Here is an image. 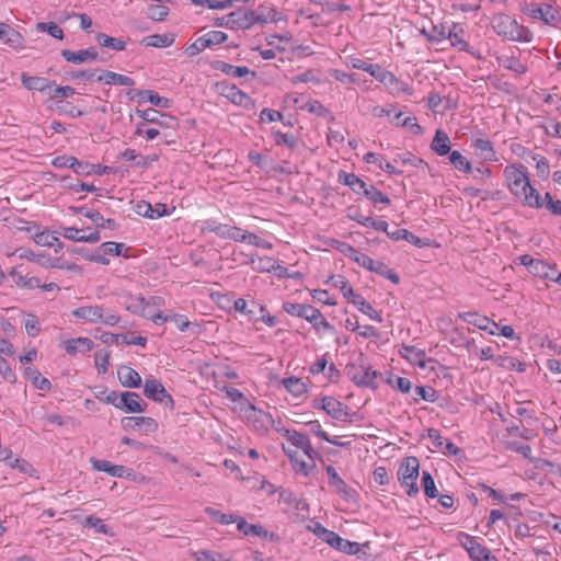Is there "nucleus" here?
<instances>
[{
	"mask_svg": "<svg viewBox=\"0 0 561 561\" xmlns=\"http://www.w3.org/2000/svg\"><path fill=\"white\" fill-rule=\"evenodd\" d=\"M72 316L87 323H101L114 327L119 321V316L102 305H84L76 308Z\"/></svg>",
	"mask_w": 561,
	"mask_h": 561,
	"instance_id": "2",
	"label": "nucleus"
},
{
	"mask_svg": "<svg viewBox=\"0 0 561 561\" xmlns=\"http://www.w3.org/2000/svg\"><path fill=\"white\" fill-rule=\"evenodd\" d=\"M21 81L23 85L28 90H36L43 93H50L53 82L42 77H31L26 73H22Z\"/></svg>",
	"mask_w": 561,
	"mask_h": 561,
	"instance_id": "22",
	"label": "nucleus"
},
{
	"mask_svg": "<svg viewBox=\"0 0 561 561\" xmlns=\"http://www.w3.org/2000/svg\"><path fill=\"white\" fill-rule=\"evenodd\" d=\"M468 553L473 561H496L490 550L479 542L476 546H470Z\"/></svg>",
	"mask_w": 561,
	"mask_h": 561,
	"instance_id": "43",
	"label": "nucleus"
},
{
	"mask_svg": "<svg viewBox=\"0 0 561 561\" xmlns=\"http://www.w3.org/2000/svg\"><path fill=\"white\" fill-rule=\"evenodd\" d=\"M363 195L374 204H390V198L374 185H367L366 188L363 191Z\"/></svg>",
	"mask_w": 561,
	"mask_h": 561,
	"instance_id": "47",
	"label": "nucleus"
},
{
	"mask_svg": "<svg viewBox=\"0 0 561 561\" xmlns=\"http://www.w3.org/2000/svg\"><path fill=\"white\" fill-rule=\"evenodd\" d=\"M325 470L329 476V484L333 486L339 494L346 497L348 495L347 485L337 474L335 468L333 466H328Z\"/></svg>",
	"mask_w": 561,
	"mask_h": 561,
	"instance_id": "36",
	"label": "nucleus"
},
{
	"mask_svg": "<svg viewBox=\"0 0 561 561\" xmlns=\"http://www.w3.org/2000/svg\"><path fill=\"white\" fill-rule=\"evenodd\" d=\"M491 26L497 35L508 41L529 42L531 39L528 28L519 25L516 20L504 13L495 14L491 20Z\"/></svg>",
	"mask_w": 561,
	"mask_h": 561,
	"instance_id": "1",
	"label": "nucleus"
},
{
	"mask_svg": "<svg viewBox=\"0 0 561 561\" xmlns=\"http://www.w3.org/2000/svg\"><path fill=\"white\" fill-rule=\"evenodd\" d=\"M224 95L229 99L233 104L241 105L245 100V93H243L236 85H227L224 89Z\"/></svg>",
	"mask_w": 561,
	"mask_h": 561,
	"instance_id": "54",
	"label": "nucleus"
},
{
	"mask_svg": "<svg viewBox=\"0 0 561 561\" xmlns=\"http://www.w3.org/2000/svg\"><path fill=\"white\" fill-rule=\"evenodd\" d=\"M61 56L71 64H83L87 61H94L98 58V51L93 48L80 49L78 51H72L69 49L61 50Z\"/></svg>",
	"mask_w": 561,
	"mask_h": 561,
	"instance_id": "17",
	"label": "nucleus"
},
{
	"mask_svg": "<svg viewBox=\"0 0 561 561\" xmlns=\"http://www.w3.org/2000/svg\"><path fill=\"white\" fill-rule=\"evenodd\" d=\"M122 426L126 431H139L146 435L158 430V423L149 416H126L122 419Z\"/></svg>",
	"mask_w": 561,
	"mask_h": 561,
	"instance_id": "9",
	"label": "nucleus"
},
{
	"mask_svg": "<svg viewBox=\"0 0 561 561\" xmlns=\"http://www.w3.org/2000/svg\"><path fill=\"white\" fill-rule=\"evenodd\" d=\"M346 374L357 386L374 389L377 388L376 379L381 377L380 373L373 370L371 367L366 366L364 363L348 364L346 366Z\"/></svg>",
	"mask_w": 561,
	"mask_h": 561,
	"instance_id": "5",
	"label": "nucleus"
},
{
	"mask_svg": "<svg viewBox=\"0 0 561 561\" xmlns=\"http://www.w3.org/2000/svg\"><path fill=\"white\" fill-rule=\"evenodd\" d=\"M93 468L98 471H103L112 477L123 478L127 474L128 469L121 465H113L107 460H94Z\"/></svg>",
	"mask_w": 561,
	"mask_h": 561,
	"instance_id": "29",
	"label": "nucleus"
},
{
	"mask_svg": "<svg viewBox=\"0 0 561 561\" xmlns=\"http://www.w3.org/2000/svg\"><path fill=\"white\" fill-rule=\"evenodd\" d=\"M339 182L350 186L351 190L356 194H363V191L367 186V184L363 180H360L356 174L347 173L344 171H341L339 173Z\"/></svg>",
	"mask_w": 561,
	"mask_h": 561,
	"instance_id": "32",
	"label": "nucleus"
},
{
	"mask_svg": "<svg viewBox=\"0 0 561 561\" xmlns=\"http://www.w3.org/2000/svg\"><path fill=\"white\" fill-rule=\"evenodd\" d=\"M144 393L148 399H151L156 402L165 405L173 403L172 397L167 392L163 385L154 377L146 378L144 385Z\"/></svg>",
	"mask_w": 561,
	"mask_h": 561,
	"instance_id": "8",
	"label": "nucleus"
},
{
	"mask_svg": "<svg viewBox=\"0 0 561 561\" xmlns=\"http://www.w3.org/2000/svg\"><path fill=\"white\" fill-rule=\"evenodd\" d=\"M37 30L41 31V32H46L48 33L50 36L55 37V38H58V39H62L64 38V31L60 26H58L56 23L54 22H41L37 24Z\"/></svg>",
	"mask_w": 561,
	"mask_h": 561,
	"instance_id": "55",
	"label": "nucleus"
},
{
	"mask_svg": "<svg viewBox=\"0 0 561 561\" xmlns=\"http://www.w3.org/2000/svg\"><path fill=\"white\" fill-rule=\"evenodd\" d=\"M431 149L438 156H445L450 151L449 136L442 129H437L431 144Z\"/></svg>",
	"mask_w": 561,
	"mask_h": 561,
	"instance_id": "27",
	"label": "nucleus"
},
{
	"mask_svg": "<svg viewBox=\"0 0 561 561\" xmlns=\"http://www.w3.org/2000/svg\"><path fill=\"white\" fill-rule=\"evenodd\" d=\"M249 536L275 543L280 541V537L276 533L268 530L261 524H248V537Z\"/></svg>",
	"mask_w": 561,
	"mask_h": 561,
	"instance_id": "24",
	"label": "nucleus"
},
{
	"mask_svg": "<svg viewBox=\"0 0 561 561\" xmlns=\"http://www.w3.org/2000/svg\"><path fill=\"white\" fill-rule=\"evenodd\" d=\"M169 11L164 3L151 4L147 9V16L153 21H163L168 16Z\"/></svg>",
	"mask_w": 561,
	"mask_h": 561,
	"instance_id": "50",
	"label": "nucleus"
},
{
	"mask_svg": "<svg viewBox=\"0 0 561 561\" xmlns=\"http://www.w3.org/2000/svg\"><path fill=\"white\" fill-rule=\"evenodd\" d=\"M316 408L323 409L331 417L342 422H353L347 407L332 397H324L321 400V405Z\"/></svg>",
	"mask_w": 561,
	"mask_h": 561,
	"instance_id": "11",
	"label": "nucleus"
},
{
	"mask_svg": "<svg viewBox=\"0 0 561 561\" xmlns=\"http://www.w3.org/2000/svg\"><path fill=\"white\" fill-rule=\"evenodd\" d=\"M227 39V34L221 31H209L196 38L188 47L191 55L202 53L207 48H213Z\"/></svg>",
	"mask_w": 561,
	"mask_h": 561,
	"instance_id": "6",
	"label": "nucleus"
},
{
	"mask_svg": "<svg viewBox=\"0 0 561 561\" xmlns=\"http://www.w3.org/2000/svg\"><path fill=\"white\" fill-rule=\"evenodd\" d=\"M248 422L252 423V426L256 432L263 434L267 432L270 426L273 424V419L268 413L256 409L248 402Z\"/></svg>",
	"mask_w": 561,
	"mask_h": 561,
	"instance_id": "14",
	"label": "nucleus"
},
{
	"mask_svg": "<svg viewBox=\"0 0 561 561\" xmlns=\"http://www.w3.org/2000/svg\"><path fill=\"white\" fill-rule=\"evenodd\" d=\"M387 236L394 241L405 240V241L414 244L417 248H423V247L428 245V243L426 241L416 237L415 234H413L411 231H409L407 229H397L396 231H392V232L387 230Z\"/></svg>",
	"mask_w": 561,
	"mask_h": 561,
	"instance_id": "31",
	"label": "nucleus"
},
{
	"mask_svg": "<svg viewBox=\"0 0 561 561\" xmlns=\"http://www.w3.org/2000/svg\"><path fill=\"white\" fill-rule=\"evenodd\" d=\"M118 380L123 387L139 388L141 385L140 375L128 366H122L117 370Z\"/></svg>",
	"mask_w": 561,
	"mask_h": 561,
	"instance_id": "21",
	"label": "nucleus"
},
{
	"mask_svg": "<svg viewBox=\"0 0 561 561\" xmlns=\"http://www.w3.org/2000/svg\"><path fill=\"white\" fill-rule=\"evenodd\" d=\"M325 542L336 550L347 554H356L359 551V543L343 539L334 531H331L330 537H328Z\"/></svg>",
	"mask_w": 561,
	"mask_h": 561,
	"instance_id": "18",
	"label": "nucleus"
},
{
	"mask_svg": "<svg viewBox=\"0 0 561 561\" xmlns=\"http://www.w3.org/2000/svg\"><path fill=\"white\" fill-rule=\"evenodd\" d=\"M311 305L297 304V302H284L283 309L290 316L307 319L309 312H311Z\"/></svg>",
	"mask_w": 561,
	"mask_h": 561,
	"instance_id": "41",
	"label": "nucleus"
},
{
	"mask_svg": "<svg viewBox=\"0 0 561 561\" xmlns=\"http://www.w3.org/2000/svg\"><path fill=\"white\" fill-rule=\"evenodd\" d=\"M449 161L459 171H462V172H470L471 171V163L458 150H454V151L450 152Z\"/></svg>",
	"mask_w": 561,
	"mask_h": 561,
	"instance_id": "48",
	"label": "nucleus"
},
{
	"mask_svg": "<svg viewBox=\"0 0 561 561\" xmlns=\"http://www.w3.org/2000/svg\"><path fill=\"white\" fill-rule=\"evenodd\" d=\"M285 436L291 443V445H293L291 448H294V449H300L301 447L310 448L309 438L301 433L287 430Z\"/></svg>",
	"mask_w": 561,
	"mask_h": 561,
	"instance_id": "49",
	"label": "nucleus"
},
{
	"mask_svg": "<svg viewBox=\"0 0 561 561\" xmlns=\"http://www.w3.org/2000/svg\"><path fill=\"white\" fill-rule=\"evenodd\" d=\"M30 379L32 380L35 388L42 391H48L51 387L50 381L47 378L41 376V374L36 370L30 371Z\"/></svg>",
	"mask_w": 561,
	"mask_h": 561,
	"instance_id": "57",
	"label": "nucleus"
},
{
	"mask_svg": "<svg viewBox=\"0 0 561 561\" xmlns=\"http://www.w3.org/2000/svg\"><path fill=\"white\" fill-rule=\"evenodd\" d=\"M58 232H51L49 230H43L33 236V240L37 245L54 248L55 252H59L62 249Z\"/></svg>",
	"mask_w": 561,
	"mask_h": 561,
	"instance_id": "20",
	"label": "nucleus"
},
{
	"mask_svg": "<svg viewBox=\"0 0 561 561\" xmlns=\"http://www.w3.org/2000/svg\"><path fill=\"white\" fill-rule=\"evenodd\" d=\"M306 320L310 322L317 330H319L320 327L324 329L331 328L330 323L323 318L321 311L313 306L311 307V312H309Z\"/></svg>",
	"mask_w": 561,
	"mask_h": 561,
	"instance_id": "52",
	"label": "nucleus"
},
{
	"mask_svg": "<svg viewBox=\"0 0 561 561\" xmlns=\"http://www.w3.org/2000/svg\"><path fill=\"white\" fill-rule=\"evenodd\" d=\"M135 211L139 216L149 218V219H158L163 216L170 215V211L167 208L165 204L157 203L156 205H151L146 201H139L135 205Z\"/></svg>",
	"mask_w": 561,
	"mask_h": 561,
	"instance_id": "15",
	"label": "nucleus"
},
{
	"mask_svg": "<svg viewBox=\"0 0 561 561\" xmlns=\"http://www.w3.org/2000/svg\"><path fill=\"white\" fill-rule=\"evenodd\" d=\"M353 220L357 221L358 224L365 226V227H371L375 230L383 231L387 233L388 230V222L385 220H376L373 217L369 216H363V215H356L351 217Z\"/></svg>",
	"mask_w": 561,
	"mask_h": 561,
	"instance_id": "42",
	"label": "nucleus"
},
{
	"mask_svg": "<svg viewBox=\"0 0 561 561\" xmlns=\"http://www.w3.org/2000/svg\"><path fill=\"white\" fill-rule=\"evenodd\" d=\"M414 400L422 399L427 402H435L437 400V392L432 387L416 386L414 388Z\"/></svg>",
	"mask_w": 561,
	"mask_h": 561,
	"instance_id": "51",
	"label": "nucleus"
},
{
	"mask_svg": "<svg viewBox=\"0 0 561 561\" xmlns=\"http://www.w3.org/2000/svg\"><path fill=\"white\" fill-rule=\"evenodd\" d=\"M505 448L507 450L518 453L527 459L530 458L531 447L529 445L520 444L518 442H507Z\"/></svg>",
	"mask_w": 561,
	"mask_h": 561,
	"instance_id": "63",
	"label": "nucleus"
},
{
	"mask_svg": "<svg viewBox=\"0 0 561 561\" xmlns=\"http://www.w3.org/2000/svg\"><path fill=\"white\" fill-rule=\"evenodd\" d=\"M248 256V264L256 272H275L277 267L276 261L270 256H260L256 253H250Z\"/></svg>",
	"mask_w": 561,
	"mask_h": 561,
	"instance_id": "23",
	"label": "nucleus"
},
{
	"mask_svg": "<svg viewBox=\"0 0 561 561\" xmlns=\"http://www.w3.org/2000/svg\"><path fill=\"white\" fill-rule=\"evenodd\" d=\"M123 244L107 241L101 244L99 251L105 255L118 256L121 255Z\"/></svg>",
	"mask_w": 561,
	"mask_h": 561,
	"instance_id": "59",
	"label": "nucleus"
},
{
	"mask_svg": "<svg viewBox=\"0 0 561 561\" xmlns=\"http://www.w3.org/2000/svg\"><path fill=\"white\" fill-rule=\"evenodd\" d=\"M248 322H252L254 329L261 330L263 324L273 327L275 318L266 311L263 305L251 301V305H248Z\"/></svg>",
	"mask_w": 561,
	"mask_h": 561,
	"instance_id": "10",
	"label": "nucleus"
},
{
	"mask_svg": "<svg viewBox=\"0 0 561 561\" xmlns=\"http://www.w3.org/2000/svg\"><path fill=\"white\" fill-rule=\"evenodd\" d=\"M79 213L89 218L98 228L105 227V218H103L99 211L85 209L82 207L79 209Z\"/></svg>",
	"mask_w": 561,
	"mask_h": 561,
	"instance_id": "60",
	"label": "nucleus"
},
{
	"mask_svg": "<svg viewBox=\"0 0 561 561\" xmlns=\"http://www.w3.org/2000/svg\"><path fill=\"white\" fill-rule=\"evenodd\" d=\"M525 195H522L524 203L529 207L540 208L543 206L539 192L530 183L526 187Z\"/></svg>",
	"mask_w": 561,
	"mask_h": 561,
	"instance_id": "45",
	"label": "nucleus"
},
{
	"mask_svg": "<svg viewBox=\"0 0 561 561\" xmlns=\"http://www.w3.org/2000/svg\"><path fill=\"white\" fill-rule=\"evenodd\" d=\"M422 485L424 489V493L428 497H436L438 496V492L434 482V479L432 474L427 471H423L422 473Z\"/></svg>",
	"mask_w": 561,
	"mask_h": 561,
	"instance_id": "53",
	"label": "nucleus"
},
{
	"mask_svg": "<svg viewBox=\"0 0 561 561\" xmlns=\"http://www.w3.org/2000/svg\"><path fill=\"white\" fill-rule=\"evenodd\" d=\"M473 147L480 151V156L486 161H495L496 153L493 149L491 141L482 138H477L473 141Z\"/></svg>",
	"mask_w": 561,
	"mask_h": 561,
	"instance_id": "39",
	"label": "nucleus"
},
{
	"mask_svg": "<svg viewBox=\"0 0 561 561\" xmlns=\"http://www.w3.org/2000/svg\"><path fill=\"white\" fill-rule=\"evenodd\" d=\"M504 175L511 193L522 198V195H525V190L529 184L526 168L523 164L507 165L504 170Z\"/></svg>",
	"mask_w": 561,
	"mask_h": 561,
	"instance_id": "4",
	"label": "nucleus"
},
{
	"mask_svg": "<svg viewBox=\"0 0 561 561\" xmlns=\"http://www.w3.org/2000/svg\"><path fill=\"white\" fill-rule=\"evenodd\" d=\"M332 282L335 287L341 289L344 297H346V298L352 297V299H353L354 296H356L353 288L348 285V282L344 276H342V275L333 276Z\"/></svg>",
	"mask_w": 561,
	"mask_h": 561,
	"instance_id": "56",
	"label": "nucleus"
},
{
	"mask_svg": "<svg viewBox=\"0 0 561 561\" xmlns=\"http://www.w3.org/2000/svg\"><path fill=\"white\" fill-rule=\"evenodd\" d=\"M352 304L357 307V309L364 314L368 316L370 319L382 322V318L377 310L373 308V306L360 295L354 296L352 299Z\"/></svg>",
	"mask_w": 561,
	"mask_h": 561,
	"instance_id": "34",
	"label": "nucleus"
},
{
	"mask_svg": "<svg viewBox=\"0 0 561 561\" xmlns=\"http://www.w3.org/2000/svg\"><path fill=\"white\" fill-rule=\"evenodd\" d=\"M353 67L368 72L371 77H374L376 80L383 83L385 85L392 87L393 83H398V79L394 77L392 72L383 69L381 66L377 64H369L358 59L353 64Z\"/></svg>",
	"mask_w": 561,
	"mask_h": 561,
	"instance_id": "7",
	"label": "nucleus"
},
{
	"mask_svg": "<svg viewBox=\"0 0 561 561\" xmlns=\"http://www.w3.org/2000/svg\"><path fill=\"white\" fill-rule=\"evenodd\" d=\"M283 385L285 386L288 392L296 397H300L307 391L306 385L301 381V379L297 377L285 378L283 380Z\"/></svg>",
	"mask_w": 561,
	"mask_h": 561,
	"instance_id": "46",
	"label": "nucleus"
},
{
	"mask_svg": "<svg viewBox=\"0 0 561 561\" xmlns=\"http://www.w3.org/2000/svg\"><path fill=\"white\" fill-rule=\"evenodd\" d=\"M93 347V342L89 337L70 339L65 342V350L68 354L87 353Z\"/></svg>",
	"mask_w": 561,
	"mask_h": 561,
	"instance_id": "30",
	"label": "nucleus"
},
{
	"mask_svg": "<svg viewBox=\"0 0 561 561\" xmlns=\"http://www.w3.org/2000/svg\"><path fill=\"white\" fill-rule=\"evenodd\" d=\"M83 232L84 230L75 227H61L58 234L71 241L82 242Z\"/></svg>",
	"mask_w": 561,
	"mask_h": 561,
	"instance_id": "58",
	"label": "nucleus"
},
{
	"mask_svg": "<svg viewBox=\"0 0 561 561\" xmlns=\"http://www.w3.org/2000/svg\"><path fill=\"white\" fill-rule=\"evenodd\" d=\"M119 404L116 409L123 410L126 413H142L146 411L147 403L136 392L126 391L119 397Z\"/></svg>",
	"mask_w": 561,
	"mask_h": 561,
	"instance_id": "13",
	"label": "nucleus"
},
{
	"mask_svg": "<svg viewBox=\"0 0 561 561\" xmlns=\"http://www.w3.org/2000/svg\"><path fill=\"white\" fill-rule=\"evenodd\" d=\"M96 81L102 82L107 85H121V87H133L135 81L133 78L116 73L113 71H103L99 77L95 78Z\"/></svg>",
	"mask_w": 561,
	"mask_h": 561,
	"instance_id": "19",
	"label": "nucleus"
},
{
	"mask_svg": "<svg viewBox=\"0 0 561 561\" xmlns=\"http://www.w3.org/2000/svg\"><path fill=\"white\" fill-rule=\"evenodd\" d=\"M172 39L165 34H154L142 38L141 44L147 47H168Z\"/></svg>",
	"mask_w": 561,
	"mask_h": 561,
	"instance_id": "44",
	"label": "nucleus"
},
{
	"mask_svg": "<svg viewBox=\"0 0 561 561\" xmlns=\"http://www.w3.org/2000/svg\"><path fill=\"white\" fill-rule=\"evenodd\" d=\"M420 462L416 457H407L398 469V480L405 489L409 496H415L419 493L416 480L419 478Z\"/></svg>",
	"mask_w": 561,
	"mask_h": 561,
	"instance_id": "3",
	"label": "nucleus"
},
{
	"mask_svg": "<svg viewBox=\"0 0 561 561\" xmlns=\"http://www.w3.org/2000/svg\"><path fill=\"white\" fill-rule=\"evenodd\" d=\"M277 12L271 7H260L257 10L248 11V28L255 24H266L278 21Z\"/></svg>",
	"mask_w": 561,
	"mask_h": 561,
	"instance_id": "16",
	"label": "nucleus"
},
{
	"mask_svg": "<svg viewBox=\"0 0 561 561\" xmlns=\"http://www.w3.org/2000/svg\"><path fill=\"white\" fill-rule=\"evenodd\" d=\"M400 354L405 357L410 363L420 366L421 368L426 367V354L423 350H417L415 346L403 345Z\"/></svg>",
	"mask_w": 561,
	"mask_h": 561,
	"instance_id": "28",
	"label": "nucleus"
},
{
	"mask_svg": "<svg viewBox=\"0 0 561 561\" xmlns=\"http://www.w3.org/2000/svg\"><path fill=\"white\" fill-rule=\"evenodd\" d=\"M396 126L408 127L413 135H420L423 128L417 124L414 115L403 118L402 122H396Z\"/></svg>",
	"mask_w": 561,
	"mask_h": 561,
	"instance_id": "61",
	"label": "nucleus"
},
{
	"mask_svg": "<svg viewBox=\"0 0 561 561\" xmlns=\"http://www.w3.org/2000/svg\"><path fill=\"white\" fill-rule=\"evenodd\" d=\"M360 266L367 268L370 272H375L380 276H383L390 279L392 283L398 284L400 280L399 275L393 272L387 264L380 261H375L367 254H363L359 256L358 263Z\"/></svg>",
	"mask_w": 561,
	"mask_h": 561,
	"instance_id": "12",
	"label": "nucleus"
},
{
	"mask_svg": "<svg viewBox=\"0 0 561 561\" xmlns=\"http://www.w3.org/2000/svg\"><path fill=\"white\" fill-rule=\"evenodd\" d=\"M205 513L215 522L222 525H229L234 522L238 524V529L243 530L245 527V520L243 518H237L231 514H225L213 507H206Z\"/></svg>",
	"mask_w": 561,
	"mask_h": 561,
	"instance_id": "25",
	"label": "nucleus"
},
{
	"mask_svg": "<svg viewBox=\"0 0 561 561\" xmlns=\"http://www.w3.org/2000/svg\"><path fill=\"white\" fill-rule=\"evenodd\" d=\"M83 526L93 528L98 534H103L111 537L115 535L108 525H106L101 518L94 515L88 516L83 522Z\"/></svg>",
	"mask_w": 561,
	"mask_h": 561,
	"instance_id": "37",
	"label": "nucleus"
},
{
	"mask_svg": "<svg viewBox=\"0 0 561 561\" xmlns=\"http://www.w3.org/2000/svg\"><path fill=\"white\" fill-rule=\"evenodd\" d=\"M126 309L135 314L146 317L150 302L142 296H130L125 301Z\"/></svg>",
	"mask_w": 561,
	"mask_h": 561,
	"instance_id": "33",
	"label": "nucleus"
},
{
	"mask_svg": "<svg viewBox=\"0 0 561 561\" xmlns=\"http://www.w3.org/2000/svg\"><path fill=\"white\" fill-rule=\"evenodd\" d=\"M283 449H284L285 454L288 456V458L290 459L295 470L297 472H301L305 476H307L309 472L310 466L304 459H301L299 449H294L291 447H285V446H283Z\"/></svg>",
	"mask_w": 561,
	"mask_h": 561,
	"instance_id": "35",
	"label": "nucleus"
},
{
	"mask_svg": "<svg viewBox=\"0 0 561 561\" xmlns=\"http://www.w3.org/2000/svg\"><path fill=\"white\" fill-rule=\"evenodd\" d=\"M221 26L230 27V28H244L245 27V12L244 11H234L225 16H222Z\"/></svg>",
	"mask_w": 561,
	"mask_h": 561,
	"instance_id": "38",
	"label": "nucleus"
},
{
	"mask_svg": "<svg viewBox=\"0 0 561 561\" xmlns=\"http://www.w3.org/2000/svg\"><path fill=\"white\" fill-rule=\"evenodd\" d=\"M96 42L103 47L117 51L124 50L126 48V43L123 39L108 36L104 33H99L96 35Z\"/></svg>",
	"mask_w": 561,
	"mask_h": 561,
	"instance_id": "40",
	"label": "nucleus"
},
{
	"mask_svg": "<svg viewBox=\"0 0 561 561\" xmlns=\"http://www.w3.org/2000/svg\"><path fill=\"white\" fill-rule=\"evenodd\" d=\"M528 271L535 276L543 278L547 276V271H551V265L542 260L536 259Z\"/></svg>",
	"mask_w": 561,
	"mask_h": 561,
	"instance_id": "62",
	"label": "nucleus"
},
{
	"mask_svg": "<svg viewBox=\"0 0 561 561\" xmlns=\"http://www.w3.org/2000/svg\"><path fill=\"white\" fill-rule=\"evenodd\" d=\"M388 383L398 388L401 392L407 393L411 390L412 383L408 378L394 376L388 379Z\"/></svg>",
	"mask_w": 561,
	"mask_h": 561,
	"instance_id": "64",
	"label": "nucleus"
},
{
	"mask_svg": "<svg viewBox=\"0 0 561 561\" xmlns=\"http://www.w3.org/2000/svg\"><path fill=\"white\" fill-rule=\"evenodd\" d=\"M531 16L542 20L548 25H556L560 20L559 12L551 4H546L543 8L538 7L533 9Z\"/></svg>",
	"mask_w": 561,
	"mask_h": 561,
	"instance_id": "26",
	"label": "nucleus"
}]
</instances>
